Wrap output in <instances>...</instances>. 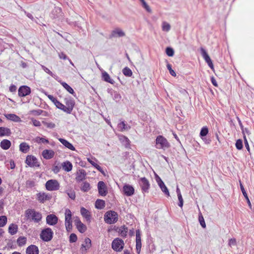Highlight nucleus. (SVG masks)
<instances>
[{"label": "nucleus", "instance_id": "obj_1", "mask_svg": "<svg viewBox=\"0 0 254 254\" xmlns=\"http://www.w3.org/2000/svg\"><path fill=\"white\" fill-rule=\"evenodd\" d=\"M64 103L66 104V106L61 103V106L60 107V109L67 114H70L75 105L74 100L71 97L65 98L64 99Z\"/></svg>", "mask_w": 254, "mask_h": 254}, {"label": "nucleus", "instance_id": "obj_2", "mask_svg": "<svg viewBox=\"0 0 254 254\" xmlns=\"http://www.w3.org/2000/svg\"><path fill=\"white\" fill-rule=\"evenodd\" d=\"M156 147L157 149L165 150L170 146L167 139L162 135H158L156 138Z\"/></svg>", "mask_w": 254, "mask_h": 254}, {"label": "nucleus", "instance_id": "obj_3", "mask_svg": "<svg viewBox=\"0 0 254 254\" xmlns=\"http://www.w3.org/2000/svg\"><path fill=\"white\" fill-rule=\"evenodd\" d=\"M138 183L143 193H148L149 192L150 184L147 178L145 177L140 178L138 180Z\"/></svg>", "mask_w": 254, "mask_h": 254}, {"label": "nucleus", "instance_id": "obj_4", "mask_svg": "<svg viewBox=\"0 0 254 254\" xmlns=\"http://www.w3.org/2000/svg\"><path fill=\"white\" fill-rule=\"evenodd\" d=\"M54 233L50 228L43 229L40 234V238L44 242L50 241L53 237Z\"/></svg>", "mask_w": 254, "mask_h": 254}, {"label": "nucleus", "instance_id": "obj_5", "mask_svg": "<svg viewBox=\"0 0 254 254\" xmlns=\"http://www.w3.org/2000/svg\"><path fill=\"white\" fill-rule=\"evenodd\" d=\"M27 217L31 220L36 222H38L42 218V215L38 212L36 211L34 209H28L26 211Z\"/></svg>", "mask_w": 254, "mask_h": 254}, {"label": "nucleus", "instance_id": "obj_6", "mask_svg": "<svg viewBox=\"0 0 254 254\" xmlns=\"http://www.w3.org/2000/svg\"><path fill=\"white\" fill-rule=\"evenodd\" d=\"M118 214L114 211H108L104 215L105 222H116L118 221Z\"/></svg>", "mask_w": 254, "mask_h": 254}, {"label": "nucleus", "instance_id": "obj_7", "mask_svg": "<svg viewBox=\"0 0 254 254\" xmlns=\"http://www.w3.org/2000/svg\"><path fill=\"white\" fill-rule=\"evenodd\" d=\"M46 189L49 191H54L59 190L60 186L56 180H50L46 183Z\"/></svg>", "mask_w": 254, "mask_h": 254}, {"label": "nucleus", "instance_id": "obj_8", "mask_svg": "<svg viewBox=\"0 0 254 254\" xmlns=\"http://www.w3.org/2000/svg\"><path fill=\"white\" fill-rule=\"evenodd\" d=\"M124 246V241L119 238L114 239L112 243V248L116 252H120Z\"/></svg>", "mask_w": 254, "mask_h": 254}, {"label": "nucleus", "instance_id": "obj_9", "mask_svg": "<svg viewBox=\"0 0 254 254\" xmlns=\"http://www.w3.org/2000/svg\"><path fill=\"white\" fill-rule=\"evenodd\" d=\"M25 163L31 167H38L40 165L36 157L28 155L25 160Z\"/></svg>", "mask_w": 254, "mask_h": 254}, {"label": "nucleus", "instance_id": "obj_10", "mask_svg": "<svg viewBox=\"0 0 254 254\" xmlns=\"http://www.w3.org/2000/svg\"><path fill=\"white\" fill-rule=\"evenodd\" d=\"M200 52H201V56H202L203 58L204 59V60H205L206 63H207L208 66L211 68V69H213L214 68L213 64H212V62L211 61V60L210 57L207 53L206 50L204 49H203V48H201Z\"/></svg>", "mask_w": 254, "mask_h": 254}, {"label": "nucleus", "instance_id": "obj_11", "mask_svg": "<svg viewBox=\"0 0 254 254\" xmlns=\"http://www.w3.org/2000/svg\"><path fill=\"white\" fill-rule=\"evenodd\" d=\"M99 194L103 196L107 194V189L105 183L103 181H99L97 185Z\"/></svg>", "mask_w": 254, "mask_h": 254}, {"label": "nucleus", "instance_id": "obj_12", "mask_svg": "<svg viewBox=\"0 0 254 254\" xmlns=\"http://www.w3.org/2000/svg\"><path fill=\"white\" fill-rule=\"evenodd\" d=\"M123 191L125 195L127 196H130L134 194V189L133 187L129 184H125L123 188Z\"/></svg>", "mask_w": 254, "mask_h": 254}, {"label": "nucleus", "instance_id": "obj_13", "mask_svg": "<svg viewBox=\"0 0 254 254\" xmlns=\"http://www.w3.org/2000/svg\"><path fill=\"white\" fill-rule=\"evenodd\" d=\"M31 93V89L26 85L20 86L18 89V95L20 97H25Z\"/></svg>", "mask_w": 254, "mask_h": 254}, {"label": "nucleus", "instance_id": "obj_14", "mask_svg": "<svg viewBox=\"0 0 254 254\" xmlns=\"http://www.w3.org/2000/svg\"><path fill=\"white\" fill-rule=\"evenodd\" d=\"M37 199L41 203H44L46 200H49L52 198V195L45 192H39L37 194Z\"/></svg>", "mask_w": 254, "mask_h": 254}, {"label": "nucleus", "instance_id": "obj_15", "mask_svg": "<svg viewBox=\"0 0 254 254\" xmlns=\"http://www.w3.org/2000/svg\"><path fill=\"white\" fill-rule=\"evenodd\" d=\"M125 35V33L121 29L117 28L112 31L109 37L110 38L122 37Z\"/></svg>", "mask_w": 254, "mask_h": 254}, {"label": "nucleus", "instance_id": "obj_16", "mask_svg": "<svg viewBox=\"0 0 254 254\" xmlns=\"http://www.w3.org/2000/svg\"><path fill=\"white\" fill-rule=\"evenodd\" d=\"M87 173L84 169H79L76 174L75 180L77 182H80L85 179Z\"/></svg>", "mask_w": 254, "mask_h": 254}, {"label": "nucleus", "instance_id": "obj_17", "mask_svg": "<svg viewBox=\"0 0 254 254\" xmlns=\"http://www.w3.org/2000/svg\"><path fill=\"white\" fill-rule=\"evenodd\" d=\"M62 15V10L59 7H55L50 14V17L53 19L59 18Z\"/></svg>", "mask_w": 254, "mask_h": 254}, {"label": "nucleus", "instance_id": "obj_18", "mask_svg": "<svg viewBox=\"0 0 254 254\" xmlns=\"http://www.w3.org/2000/svg\"><path fill=\"white\" fill-rule=\"evenodd\" d=\"M91 247V241L89 238H86L84 244L81 245V250L82 253H85Z\"/></svg>", "mask_w": 254, "mask_h": 254}, {"label": "nucleus", "instance_id": "obj_19", "mask_svg": "<svg viewBox=\"0 0 254 254\" xmlns=\"http://www.w3.org/2000/svg\"><path fill=\"white\" fill-rule=\"evenodd\" d=\"M156 181L159 187L160 188L161 190L167 196H169V190L165 185L164 183L161 179L160 178L158 177L156 179Z\"/></svg>", "mask_w": 254, "mask_h": 254}, {"label": "nucleus", "instance_id": "obj_20", "mask_svg": "<svg viewBox=\"0 0 254 254\" xmlns=\"http://www.w3.org/2000/svg\"><path fill=\"white\" fill-rule=\"evenodd\" d=\"M38 247L34 245L29 246L26 250V254H39Z\"/></svg>", "mask_w": 254, "mask_h": 254}, {"label": "nucleus", "instance_id": "obj_21", "mask_svg": "<svg viewBox=\"0 0 254 254\" xmlns=\"http://www.w3.org/2000/svg\"><path fill=\"white\" fill-rule=\"evenodd\" d=\"M55 152L53 150L45 149L42 152V156L46 159H50L54 157Z\"/></svg>", "mask_w": 254, "mask_h": 254}, {"label": "nucleus", "instance_id": "obj_22", "mask_svg": "<svg viewBox=\"0 0 254 254\" xmlns=\"http://www.w3.org/2000/svg\"><path fill=\"white\" fill-rule=\"evenodd\" d=\"M108 92L112 96L113 100L116 102H117L120 101L121 96L118 92L113 90L112 89H108Z\"/></svg>", "mask_w": 254, "mask_h": 254}, {"label": "nucleus", "instance_id": "obj_23", "mask_svg": "<svg viewBox=\"0 0 254 254\" xmlns=\"http://www.w3.org/2000/svg\"><path fill=\"white\" fill-rule=\"evenodd\" d=\"M102 79L104 81L112 84H114L115 82V81L111 78L109 74L105 71L102 72Z\"/></svg>", "mask_w": 254, "mask_h": 254}, {"label": "nucleus", "instance_id": "obj_24", "mask_svg": "<svg viewBox=\"0 0 254 254\" xmlns=\"http://www.w3.org/2000/svg\"><path fill=\"white\" fill-rule=\"evenodd\" d=\"M59 140L60 141V142L64 145L65 147L67 148L68 149L74 151L75 150V147L73 146V145L70 143L69 142H68L67 140H66L64 138H59Z\"/></svg>", "mask_w": 254, "mask_h": 254}, {"label": "nucleus", "instance_id": "obj_25", "mask_svg": "<svg viewBox=\"0 0 254 254\" xmlns=\"http://www.w3.org/2000/svg\"><path fill=\"white\" fill-rule=\"evenodd\" d=\"M80 213L82 216L86 219V221H90L91 217L90 212L88 210L82 207L80 208Z\"/></svg>", "mask_w": 254, "mask_h": 254}, {"label": "nucleus", "instance_id": "obj_26", "mask_svg": "<svg viewBox=\"0 0 254 254\" xmlns=\"http://www.w3.org/2000/svg\"><path fill=\"white\" fill-rule=\"evenodd\" d=\"M63 169L66 172H69L71 171L72 169V165L71 163L68 161L63 162L62 164Z\"/></svg>", "mask_w": 254, "mask_h": 254}, {"label": "nucleus", "instance_id": "obj_27", "mask_svg": "<svg viewBox=\"0 0 254 254\" xmlns=\"http://www.w3.org/2000/svg\"><path fill=\"white\" fill-rule=\"evenodd\" d=\"M0 146L2 149L7 150L10 147L11 142L7 139H3L1 141Z\"/></svg>", "mask_w": 254, "mask_h": 254}, {"label": "nucleus", "instance_id": "obj_28", "mask_svg": "<svg viewBox=\"0 0 254 254\" xmlns=\"http://www.w3.org/2000/svg\"><path fill=\"white\" fill-rule=\"evenodd\" d=\"M10 134V129L5 127H0V136H9Z\"/></svg>", "mask_w": 254, "mask_h": 254}, {"label": "nucleus", "instance_id": "obj_29", "mask_svg": "<svg viewBox=\"0 0 254 254\" xmlns=\"http://www.w3.org/2000/svg\"><path fill=\"white\" fill-rule=\"evenodd\" d=\"M118 127L121 131L127 130L130 128V127L127 126L124 121L121 122L119 123L118 125Z\"/></svg>", "mask_w": 254, "mask_h": 254}, {"label": "nucleus", "instance_id": "obj_30", "mask_svg": "<svg viewBox=\"0 0 254 254\" xmlns=\"http://www.w3.org/2000/svg\"><path fill=\"white\" fill-rule=\"evenodd\" d=\"M47 96L48 98L55 105L57 108L60 109V107L61 106V103L52 95H48Z\"/></svg>", "mask_w": 254, "mask_h": 254}, {"label": "nucleus", "instance_id": "obj_31", "mask_svg": "<svg viewBox=\"0 0 254 254\" xmlns=\"http://www.w3.org/2000/svg\"><path fill=\"white\" fill-rule=\"evenodd\" d=\"M95 207L97 209H103L105 206V201L102 199H98L95 201Z\"/></svg>", "mask_w": 254, "mask_h": 254}, {"label": "nucleus", "instance_id": "obj_32", "mask_svg": "<svg viewBox=\"0 0 254 254\" xmlns=\"http://www.w3.org/2000/svg\"><path fill=\"white\" fill-rule=\"evenodd\" d=\"M27 238L25 237L20 236L17 239V245L19 247H22L26 244Z\"/></svg>", "mask_w": 254, "mask_h": 254}, {"label": "nucleus", "instance_id": "obj_33", "mask_svg": "<svg viewBox=\"0 0 254 254\" xmlns=\"http://www.w3.org/2000/svg\"><path fill=\"white\" fill-rule=\"evenodd\" d=\"M29 146L27 143H21L19 145V150L23 153H27L29 150Z\"/></svg>", "mask_w": 254, "mask_h": 254}, {"label": "nucleus", "instance_id": "obj_34", "mask_svg": "<svg viewBox=\"0 0 254 254\" xmlns=\"http://www.w3.org/2000/svg\"><path fill=\"white\" fill-rule=\"evenodd\" d=\"M76 228L81 233H84L87 230L86 226L84 223H76Z\"/></svg>", "mask_w": 254, "mask_h": 254}, {"label": "nucleus", "instance_id": "obj_35", "mask_svg": "<svg viewBox=\"0 0 254 254\" xmlns=\"http://www.w3.org/2000/svg\"><path fill=\"white\" fill-rule=\"evenodd\" d=\"M58 217L54 214H50L46 218V222H58Z\"/></svg>", "mask_w": 254, "mask_h": 254}, {"label": "nucleus", "instance_id": "obj_36", "mask_svg": "<svg viewBox=\"0 0 254 254\" xmlns=\"http://www.w3.org/2000/svg\"><path fill=\"white\" fill-rule=\"evenodd\" d=\"M61 84L69 93L74 95L75 92L73 89L68 84L64 82H61Z\"/></svg>", "mask_w": 254, "mask_h": 254}, {"label": "nucleus", "instance_id": "obj_37", "mask_svg": "<svg viewBox=\"0 0 254 254\" xmlns=\"http://www.w3.org/2000/svg\"><path fill=\"white\" fill-rule=\"evenodd\" d=\"M90 185L87 182H84L82 183L80 188L81 190L83 192H87L90 189Z\"/></svg>", "mask_w": 254, "mask_h": 254}, {"label": "nucleus", "instance_id": "obj_38", "mask_svg": "<svg viewBox=\"0 0 254 254\" xmlns=\"http://www.w3.org/2000/svg\"><path fill=\"white\" fill-rule=\"evenodd\" d=\"M208 133V129L206 127H203L201 129L200 132V137L202 140H204V137L206 136V135Z\"/></svg>", "mask_w": 254, "mask_h": 254}, {"label": "nucleus", "instance_id": "obj_39", "mask_svg": "<svg viewBox=\"0 0 254 254\" xmlns=\"http://www.w3.org/2000/svg\"><path fill=\"white\" fill-rule=\"evenodd\" d=\"M71 219V212L68 209H66L65 211V222H70Z\"/></svg>", "mask_w": 254, "mask_h": 254}, {"label": "nucleus", "instance_id": "obj_40", "mask_svg": "<svg viewBox=\"0 0 254 254\" xmlns=\"http://www.w3.org/2000/svg\"><path fill=\"white\" fill-rule=\"evenodd\" d=\"M123 74L127 77H130L132 74V72L131 70V69L128 67H126L123 69Z\"/></svg>", "mask_w": 254, "mask_h": 254}, {"label": "nucleus", "instance_id": "obj_41", "mask_svg": "<svg viewBox=\"0 0 254 254\" xmlns=\"http://www.w3.org/2000/svg\"><path fill=\"white\" fill-rule=\"evenodd\" d=\"M162 28L163 31L168 32L171 29V26L168 23L166 22H163L162 23Z\"/></svg>", "mask_w": 254, "mask_h": 254}, {"label": "nucleus", "instance_id": "obj_42", "mask_svg": "<svg viewBox=\"0 0 254 254\" xmlns=\"http://www.w3.org/2000/svg\"><path fill=\"white\" fill-rule=\"evenodd\" d=\"M66 193L67 195L72 200H74L75 198V192L73 190H70L66 191Z\"/></svg>", "mask_w": 254, "mask_h": 254}, {"label": "nucleus", "instance_id": "obj_43", "mask_svg": "<svg viewBox=\"0 0 254 254\" xmlns=\"http://www.w3.org/2000/svg\"><path fill=\"white\" fill-rule=\"evenodd\" d=\"M236 147L238 150H241L243 148V141L241 139H239L236 141Z\"/></svg>", "mask_w": 254, "mask_h": 254}, {"label": "nucleus", "instance_id": "obj_44", "mask_svg": "<svg viewBox=\"0 0 254 254\" xmlns=\"http://www.w3.org/2000/svg\"><path fill=\"white\" fill-rule=\"evenodd\" d=\"M166 53L169 57H173L174 55V51L171 47H167L166 49Z\"/></svg>", "mask_w": 254, "mask_h": 254}, {"label": "nucleus", "instance_id": "obj_45", "mask_svg": "<svg viewBox=\"0 0 254 254\" xmlns=\"http://www.w3.org/2000/svg\"><path fill=\"white\" fill-rule=\"evenodd\" d=\"M36 141L38 142V143H44V144H45V143H49V140L45 138H43V137H37L36 138Z\"/></svg>", "mask_w": 254, "mask_h": 254}, {"label": "nucleus", "instance_id": "obj_46", "mask_svg": "<svg viewBox=\"0 0 254 254\" xmlns=\"http://www.w3.org/2000/svg\"><path fill=\"white\" fill-rule=\"evenodd\" d=\"M77 240V236L74 233H72L70 235L69 238V241L70 243H73L76 242Z\"/></svg>", "mask_w": 254, "mask_h": 254}, {"label": "nucleus", "instance_id": "obj_47", "mask_svg": "<svg viewBox=\"0 0 254 254\" xmlns=\"http://www.w3.org/2000/svg\"><path fill=\"white\" fill-rule=\"evenodd\" d=\"M4 116L8 120L16 121V115L15 114H5Z\"/></svg>", "mask_w": 254, "mask_h": 254}, {"label": "nucleus", "instance_id": "obj_48", "mask_svg": "<svg viewBox=\"0 0 254 254\" xmlns=\"http://www.w3.org/2000/svg\"><path fill=\"white\" fill-rule=\"evenodd\" d=\"M167 68L169 70V72H170V74L172 76H174V77L176 76V72L172 68L171 64H170L168 63L167 64Z\"/></svg>", "mask_w": 254, "mask_h": 254}, {"label": "nucleus", "instance_id": "obj_49", "mask_svg": "<svg viewBox=\"0 0 254 254\" xmlns=\"http://www.w3.org/2000/svg\"><path fill=\"white\" fill-rule=\"evenodd\" d=\"M8 231L12 235L16 233V228L14 227L13 223H11V225L9 226Z\"/></svg>", "mask_w": 254, "mask_h": 254}, {"label": "nucleus", "instance_id": "obj_50", "mask_svg": "<svg viewBox=\"0 0 254 254\" xmlns=\"http://www.w3.org/2000/svg\"><path fill=\"white\" fill-rule=\"evenodd\" d=\"M42 68L44 70L45 72H46L47 73L49 74L52 77H54V74L53 72L47 67H46L45 66L43 65H41Z\"/></svg>", "mask_w": 254, "mask_h": 254}, {"label": "nucleus", "instance_id": "obj_51", "mask_svg": "<svg viewBox=\"0 0 254 254\" xmlns=\"http://www.w3.org/2000/svg\"><path fill=\"white\" fill-rule=\"evenodd\" d=\"M43 124L46 127L49 128H54L56 127L55 124L52 122L47 123L44 122Z\"/></svg>", "mask_w": 254, "mask_h": 254}, {"label": "nucleus", "instance_id": "obj_52", "mask_svg": "<svg viewBox=\"0 0 254 254\" xmlns=\"http://www.w3.org/2000/svg\"><path fill=\"white\" fill-rule=\"evenodd\" d=\"M142 6L146 9V10L148 12H150L151 13V9L150 8V7H149V6L147 4V3L145 1H143V3H142Z\"/></svg>", "mask_w": 254, "mask_h": 254}, {"label": "nucleus", "instance_id": "obj_53", "mask_svg": "<svg viewBox=\"0 0 254 254\" xmlns=\"http://www.w3.org/2000/svg\"><path fill=\"white\" fill-rule=\"evenodd\" d=\"M31 121L33 125L35 127H40L41 126L40 122L36 119H32Z\"/></svg>", "mask_w": 254, "mask_h": 254}, {"label": "nucleus", "instance_id": "obj_54", "mask_svg": "<svg viewBox=\"0 0 254 254\" xmlns=\"http://www.w3.org/2000/svg\"><path fill=\"white\" fill-rule=\"evenodd\" d=\"M141 242V236L139 230L136 231V243Z\"/></svg>", "mask_w": 254, "mask_h": 254}, {"label": "nucleus", "instance_id": "obj_55", "mask_svg": "<svg viewBox=\"0 0 254 254\" xmlns=\"http://www.w3.org/2000/svg\"><path fill=\"white\" fill-rule=\"evenodd\" d=\"M236 240L235 238H231L229 240L228 245L229 246L232 247V246H236Z\"/></svg>", "mask_w": 254, "mask_h": 254}, {"label": "nucleus", "instance_id": "obj_56", "mask_svg": "<svg viewBox=\"0 0 254 254\" xmlns=\"http://www.w3.org/2000/svg\"><path fill=\"white\" fill-rule=\"evenodd\" d=\"M9 163H10L9 164H6V166H7V168L11 169H14L15 167L14 161L13 160H10Z\"/></svg>", "mask_w": 254, "mask_h": 254}, {"label": "nucleus", "instance_id": "obj_57", "mask_svg": "<svg viewBox=\"0 0 254 254\" xmlns=\"http://www.w3.org/2000/svg\"><path fill=\"white\" fill-rule=\"evenodd\" d=\"M241 130L243 137L244 135H246V133L248 135H250L251 134V132L248 128H244V127H243V128H241Z\"/></svg>", "mask_w": 254, "mask_h": 254}, {"label": "nucleus", "instance_id": "obj_58", "mask_svg": "<svg viewBox=\"0 0 254 254\" xmlns=\"http://www.w3.org/2000/svg\"><path fill=\"white\" fill-rule=\"evenodd\" d=\"M141 242L136 243V253L138 254H140V251H141Z\"/></svg>", "mask_w": 254, "mask_h": 254}, {"label": "nucleus", "instance_id": "obj_59", "mask_svg": "<svg viewBox=\"0 0 254 254\" xmlns=\"http://www.w3.org/2000/svg\"><path fill=\"white\" fill-rule=\"evenodd\" d=\"M244 143H245V147H246L247 150L249 152H250V148L249 143H248V141L247 140V139L246 138V135H244Z\"/></svg>", "mask_w": 254, "mask_h": 254}, {"label": "nucleus", "instance_id": "obj_60", "mask_svg": "<svg viewBox=\"0 0 254 254\" xmlns=\"http://www.w3.org/2000/svg\"><path fill=\"white\" fill-rule=\"evenodd\" d=\"M178 199H179V203H178V205L181 207H182L183 205V197H182V194L181 195H178Z\"/></svg>", "mask_w": 254, "mask_h": 254}, {"label": "nucleus", "instance_id": "obj_61", "mask_svg": "<svg viewBox=\"0 0 254 254\" xmlns=\"http://www.w3.org/2000/svg\"><path fill=\"white\" fill-rule=\"evenodd\" d=\"M94 167L103 175H105V172L104 170H103L102 167L100 166L99 165L96 164H95V166Z\"/></svg>", "mask_w": 254, "mask_h": 254}, {"label": "nucleus", "instance_id": "obj_62", "mask_svg": "<svg viewBox=\"0 0 254 254\" xmlns=\"http://www.w3.org/2000/svg\"><path fill=\"white\" fill-rule=\"evenodd\" d=\"M240 188H241V190L243 193V195L245 197H246L247 196H248V194L244 188V186H243L242 184L241 183V182L240 181Z\"/></svg>", "mask_w": 254, "mask_h": 254}, {"label": "nucleus", "instance_id": "obj_63", "mask_svg": "<svg viewBox=\"0 0 254 254\" xmlns=\"http://www.w3.org/2000/svg\"><path fill=\"white\" fill-rule=\"evenodd\" d=\"M59 57L60 59L64 60H67V59L68 60V58L66 56V55H65L63 52L60 53L59 54Z\"/></svg>", "mask_w": 254, "mask_h": 254}, {"label": "nucleus", "instance_id": "obj_64", "mask_svg": "<svg viewBox=\"0 0 254 254\" xmlns=\"http://www.w3.org/2000/svg\"><path fill=\"white\" fill-rule=\"evenodd\" d=\"M119 232L121 234L122 236H126L127 232L125 230L124 227L119 229Z\"/></svg>", "mask_w": 254, "mask_h": 254}]
</instances>
